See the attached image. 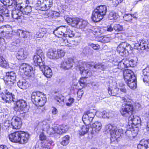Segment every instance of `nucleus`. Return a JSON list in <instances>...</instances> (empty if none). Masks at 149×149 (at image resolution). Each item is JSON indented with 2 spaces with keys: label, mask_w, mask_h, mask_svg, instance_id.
I'll use <instances>...</instances> for the list:
<instances>
[{
  "label": "nucleus",
  "mask_w": 149,
  "mask_h": 149,
  "mask_svg": "<svg viewBox=\"0 0 149 149\" xmlns=\"http://www.w3.org/2000/svg\"><path fill=\"white\" fill-rule=\"evenodd\" d=\"M0 1L4 5L10 6L12 5V2L10 0H0Z\"/></svg>",
  "instance_id": "603ef678"
},
{
  "label": "nucleus",
  "mask_w": 149,
  "mask_h": 149,
  "mask_svg": "<svg viewBox=\"0 0 149 149\" xmlns=\"http://www.w3.org/2000/svg\"><path fill=\"white\" fill-rule=\"evenodd\" d=\"M82 64L79 65L78 68L81 74L89 76H91L92 74V72L91 71V69L93 70V71H95L96 69L104 70L107 68V66L100 63H97L94 66L91 65L85 62L83 63Z\"/></svg>",
  "instance_id": "f03ea898"
},
{
  "label": "nucleus",
  "mask_w": 149,
  "mask_h": 149,
  "mask_svg": "<svg viewBox=\"0 0 149 149\" xmlns=\"http://www.w3.org/2000/svg\"><path fill=\"white\" fill-rule=\"evenodd\" d=\"M90 46L93 49L95 50L99 49L100 48V46L98 45L92 43L90 45Z\"/></svg>",
  "instance_id": "e2e57ef3"
},
{
  "label": "nucleus",
  "mask_w": 149,
  "mask_h": 149,
  "mask_svg": "<svg viewBox=\"0 0 149 149\" xmlns=\"http://www.w3.org/2000/svg\"><path fill=\"white\" fill-rule=\"evenodd\" d=\"M142 74L141 77L143 82L145 83L148 82L149 81V65L143 70Z\"/></svg>",
  "instance_id": "a878e982"
},
{
  "label": "nucleus",
  "mask_w": 149,
  "mask_h": 149,
  "mask_svg": "<svg viewBox=\"0 0 149 149\" xmlns=\"http://www.w3.org/2000/svg\"><path fill=\"white\" fill-rule=\"evenodd\" d=\"M16 105L15 109L19 112L20 113H24L28 111L29 109L26 101L23 100H16Z\"/></svg>",
  "instance_id": "1a4fd4ad"
},
{
  "label": "nucleus",
  "mask_w": 149,
  "mask_h": 149,
  "mask_svg": "<svg viewBox=\"0 0 149 149\" xmlns=\"http://www.w3.org/2000/svg\"><path fill=\"white\" fill-rule=\"evenodd\" d=\"M52 111V113L54 114H57L58 112L57 109L54 107H53Z\"/></svg>",
  "instance_id": "774afa93"
},
{
  "label": "nucleus",
  "mask_w": 149,
  "mask_h": 149,
  "mask_svg": "<svg viewBox=\"0 0 149 149\" xmlns=\"http://www.w3.org/2000/svg\"><path fill=\"white\" fill-rule=\"evenodd\" d=\"M141 42H140L139 40L137 42L135 43L134 46V48L135 49H137L138 50H140V45H141Z\"/></svg>",
  "instance_id": "680f3d73"
},
{
  "label": "nucleus",
  "mask_w": 149,
  "mask_h": 149,
  "mask_svg": "<svg viewBox=\"0 0 149 149\" xmlns=\"http://www.w3.org/2000/svg\"><path fill=\"white\" fill-rule=\"evenodd\" d=\"M120 66L119 63H118L117 65H114L113 66V72L114 73H117L120 72L121 70L123 69L120 68Z\"/></svg>",
  "instance_id": "c03bdc74"
},
{
  "label": "nucleus",
  "mask_w": 149,
  "mask_h": 149,
  "mask_svg": "<svg viewBox=\"0 0 149 149\" xmlns=\"http://www.w3.org/2000/svg\"><path fill=\"white\" fill-rule=\"evenodd\" d=\"M140 42H141V45H140V50H144L147 48L149 49V45L147 44V42L143 40H139Z\"/></svg>",
  "instance_id": "58836bf2"
},
{
  "label": "nucleus",
  "mask_w": 149,
  "mask_h": 149,
  "mask_svg": "<svg viewBox=\"0 0 149 149\" xmlns=\"http://www.w3.org/2000/svg\"><path fill=\"white\" fill-rule=\"evenodd\" d=\"M32 8L30 6L26 5L22 10L23 18H29L31 13V12Z\"/></svg>",
  "instance_id": "c85d7f7f"
},
{
  "label": "nucleus",
  "mask_w": 149,
  "mask_h": 149,
  "mask_svg": "<svg viewBox=\"0 0 149 149\" xmlns=\"http://www.w3.org/2000/svg\"><path fill=\"white\" fill-rule=\"evenodd\" d=\"M94 29L93 27H92V29H88L87 31L89 33H93V34H95L96 33V32L95 31H94Z\"/></svg>",
  "instance_id": "338daca9"
},
{
  "label": "nucleus",
  "mask_w": 149,
  "mask_h": 149,
  "mask_svg": "<svg viewBox=\"0 0 149 149\" xmlns=\"http://www.w3.org/2000/svg\"><path fill=\"white\" fill-rule=\"evenodd\" d=\"M63 27H60L54 30L53 31V33L58 38H62L65 36V33L62 31Z\"/></svg>",
  "instance_id": "473e14b6"
},
{
  "label": "nucleus",
  "mask_w": 149,
  "mask_h": 149,
  "mask_svg": "<svg viewBox=\"0 0 149 149\" xmlns=\"http://www.w3.org/2000/svg\"><path fill=\"white\" fill-rule=\"evenodd\" d=\"M40 139V140L43 141L45 140L46 139V136L44 134L42 133L40 134L39 136Z\"/></svg>",
  "instance_id": "69168bd1"
},
{
  "label": "nucleus",
  "mask_w": 149,
  "mask_h": 149,
  "mask_svg": "<svg viewBox=\"0 0 149 149\" xmlns=\"http://www.w3.org/2000/svg\"><path fill=\"white\" fill-rule=\"evenodd\" d=\"M119 17L118 14L113 12H111L108 16V18L110 20L116 19Z\"/></svg>",
  "instance_id": "79ce46f5"
},
{
  "label": "nucleus",
  "mask_w": 149,
  "mask_h": 149,
  "mask_svg": "<svg viewBox=\"0 0 149 149\" xmlns=\"http://www.w3.org/2000/svg\"><path fill=\"white\" fill-rule=\"evenodd\" d=\"M21 0H10V1H11L12 2V4L13 3H14V4H15L16 5H19L20 6V9H21L22 8H23V6L22 5V3L21 2Z\"/></svg>",
  "instance_id": "6e6d98bb"
},
{
  "label": "nucleus",
  "mask_w": 149,
  "mask_h": 149,
  "mask_svg": "<svg viewBox=\"0 0 149 149\" xmlns=\"http://www.w3.org/2000/svg\"><path fill=\"white\" fill-rule=\"evenodd\" d=\"M147 148H149V143L146 140L144 139L141 140L139 144L137 146L138 149Z\"/></svg>",
  "instance_id": "7c9ffc66"
},
{
  "label": "nucleus",
  "mask_w": 149,
  "mask_h": 149,
  "mask_svg": "<svg viewBox=\"0 0 149 149\" xmlns=\"http://www.w3.org/2000/svg\"><path fill=\"white\" fill-rule=\"evenodd\" d=\"M4 94L5 95H8L9 96H13L15 97V95L13 94L11 92H10L9 90L8 89H6L4 90Z\"/></svg>",
  "instance_id": "13d9d810"
},
{
  "label": "nucleus",
  "mask_w": 149,
  "mask_h": 149,
  "mask_svg": "<svg viewBox=\"0 0 149 149\" xmlns=\"http://www.w3.org/2000/svg\"><path fill=\"white\" fill-rule=\"evenodd\" d=\"M87 77H84L80 79L79 81L80 85L82 87L84 86L86 83V79Z\"/></svg>",
  "instance_id": "5fc2aeb1"
},
{
  "label": "nucleus",
  "mask_w": 149,
  "mask_h": 149,
  "mask_svg": "<svg viewBox=\"0 0 149 149\" xmlns=\"http://www.w3.org/2000/svg\"><path fill=\"white\" fill-rule=\"evenodd\" d=\"M102 116L104 118H109L112 116L111 113H107L106 111H104L102 112Z\"/></svg>",
  "instance_id": "09e8293b"
},
{
  "label": "nucleus",
  "mask_w": 149,
  "mask_h": 149,
  "mask_svg": "<svg viewBox=\"0 0 149 149\" xmlns=\"http://www.w3.org/2000/svg\"><path fill=\"white\" fill-rule=\"evenodd\" d=\"M113 29V25L111 24L107 25L106 29L107 31L109 32H111Z\"/></svg>",
  "instance_id": "bf43d9fd"
},
{
  "label": "nucleus",
  "mask_w": 149,
  "mask_h": 149,
  "mask_svg": "<svg viewBox=\"0 0 149 149\" xmlns=\"http://www.w3.org/2000/svg\"><path fill=\"white\" fill-rule=\"evenodd\" d=\"M0 22H3L4 21H9L10 15L9 11L6 8L1 9L0 8Z\"/></svg>",
  "instance_id": "2eb2a0df"
},
{
  "label": "nucleus",
  "mask_w": 149,
  "mask_h": 149,
  "mask_svg": "<svg viewBox=\"0 0 149 149\" xmlns=\"http://www.w3.org/2000/svg\"><path fill=\"white\" fill-rule=\"evenodd\" d=\"M83 94L84 92L83 90L81 89H80L78 90L77 93L78 96L77 100H79L80 99Z\"/></svg>",
  "instance_id": "4d7b16f0"
},
{
  "label": "nucleus",
  "mask_w": 149,
  "mask_h": 149,
  "mask_svg": "<svg viewBox=\"0 0 149 149\" xmlns=\"http://www.w3.org/2000/svg\"><path fill=\"white\" fill-rule=\"evenodd\" d=\"M123 76L125 82L133 79V77H136L134 75L133 72L131 70H126L124 71Z\"/></svg>",
  "instance_id": "6ab92c4d"
},
{
  "label": "nucleus",
  "mask_w": 149,
  "mask_h": 149,
  "mask_svg": "<svg viewBox=\"0 0 149 149\" xmlns=\"http://www.w3.org/2000/svg\"><path fill=\"white\" fill-rule=\"evenodd\" d=\"M114 30L116 31H121L123 29V26L119 24H115L113 25Z\"/></svg>",
  "instance_id": "de8ad7c7"
},
{
  "label": "nucleus",
  "mask_w": 149,
  "mask_h": 149,
  "mask_svg": "<svg viewBox=\"0 0 149 149\" xmlns=\"http://www.w3.org/2000/svg\"><path fill=\"white\" fill-rule=\"evenodd\" d=\"M133 79L126 82L131 88L135 89L136 87V77H133Z\"/></svg>",
  "instance_id": "c756f323"
},
{
  "label": "nucleus",
  "mask_w": 149,
  "mask_h": 149,
  "mask_svg": "<svg viewBox=\"0 0 149 149\" xmlns=\"http://www.w3.org/2000/svg\"><path fill=\"white\" fill-rule=\"evenodd\" d=\"M123 18L126 21H131L132 20L131 14H125L123 16Z\"/></svg>",
  "instance_id": "3c124183"
},
{
  "label": "nucleus",
  "mask_w": 149,
  "mask_h": 149,
  "mask_svg": "<svg viewBox=\"0 0 149 149\" xmlns=\"http://www.w3.org/2000/svg\"><path fill=\"white\" fill-rule=\"evenodd\" d=\"M88 24V22L84 20L81 21H79L78 27L80 28H82L85 27Z\"/></svg>",
  "instance_id": "a18cd8bd"
},
{
  "label": "nucleus",
  "mask_w": 149,
  "mask_h": 149,
  "mask_svg": "<svg viewBox=\"0 0 149 149\" xmlns=\"http://www.w3.org/2000/svg\"><path fill=\"white\" fill-rule=\"evenodd\" d=\"M17 85L19 88L22 89H26L29 86L28 82L23 79L19 80L17 82Z\"/></svg>",
  "instance_id": "cd10ccee"
},
{
  "label": "nucleus",
  "mask_w": 149,
  "mask_h": 149,
  "mask_svg": "<svg viewBox=\"0 0 149 149\" xmlns=\"http://www.w3.org/2000/svg\"><path fill=\"white\" fill-rule=\"evenodd\" d=\"M16 78L15 73L13 72H11L6 74L5 77L4 78V81L6 84L9 86H11L14 84Z\"/></svg>",
  "instance_id": "f8f14e48"
},
{
  "label": "nucleus",
  "mask_w": 149,
  "mask_h": 149,
  "mask_svg": "<svg viewBox=\"0 0 149 149\" xmlns=\"http://www.w3.org/2000/svg\"><path fill=\"white\" fill-rule=\"evenodd\" d=\"M35 55H38V56L42 57L43 55V53L42 50L41 49H38L37 50L36 54Z\"/></svg>",
  "instance_id": "0e129e2a"
},
{
  "label": "nucleus",
  "mask_w": 149,
  "mask_h": 149,
  "mask_svg": "<svg viewBox=\"0 0 149 149\" xmlns=\"http://www.w3.org/2000/svg\"><path fill=\"white\" fill-rule=\"evenodd\" d=\"M135 62L133 59H123L119 63L120 68L124 69L125 68L134 67L135 66Z\"/></svg>",
  "instance_id": "ddd939ff"
},
{
  "label": "nucleus",
  "mask_w": 149,
  "mask_h": 149,
  "mask_svg": "<svg viewBox=\"0 0 149 149\" xmlns=\"http://www.w3.org/2000/svg\"><path fill=\"white\" fill-rule=\"evenodd\" d=\"M20 69L24 71V74L28 76H31L33 73L32 67L25 63H23L20 66Z\"/></svg>",
  "instance_id": "4468645a"
},
{
  "label": "nucleus",
  "mask_w": 149,
  "mask_h": 149,
  "mask_svg": "<svg viewBox=\"0 0 149 149\" xmlns=\"http://www.w3.org/2000/svg\"><path fill=\"white\" fill-rule=\"evenodd\" d=\"M33 64L36 66H38L39 68H40L42 67H43V65L44 64L42 62V58L40 57L38 55H34L33 57Z\"/></svg>",
  "instance_id": "aec40b11"
},
{
  "label": "nucleus",
  "mask_w": 149,
  "mask_h": 149,
  "mask_svg": "<svg viewBox=\"0 0 149 149\" xmlns=\"http://www.w3.org/2000/svg\"><path fill=\"white\" fill-rule=\"evenodd\" d=\"M10 140L14 142L24 144L26 143L30 138L29 133L22 131L15 132L9 135Z\"/></svg>",
  "instance_id": "7ed1b4c3"
},
{
  "label": "nucleus",
  "mask_w": 149,
  "mask_h": 149,
  "mask_svg": "<svg viewBox=\"0 0 149 149\" xmlns=\"http://www.w3.org/2000/svg\"><path fill=\"white\" fill-rule=\"evenodd\" d=\"M18 35L20 38H26L29 37L30 35V33L26 31L19 29L17 31V35Z\"/></svg>",
  "instance_id": "72a5a7b5"
},
{
  "label": "nucleus",
  "mask_w": 149,
  "mask_h": 149,
  "mask_svg": "<svg viewBox=\"0 0 149 149\" xmlns=\"http://www.w3.org/2000/svg\"><path fill=\"white\" fill-rule=\"evenodd\" d=\"M19 40L17 39L15 41H14L9 45V49L11 52H14L17 49V47L19 43Z\"/></svg>",
  "instance_id": "2f4dec72"
},
{
  "label": "nucleus",
  "mask_w": 149,
  "mask_h": 149,
  "mask_svg": "<svg viewBox=\"0 0 149 149\" xmlns=\"http://www.w3.org/2000/svg\"><path fill=\"white\" fill-rule=\"evenodd\" d=\"M22 8L21 9H20V8L19 9L13 10L12 11V17L16 19H22V17H23Z\"/></svg>",
  "instance_id": "a211bd4d"
},
{
  "label": "nucleus",
  "mask_w": 149,
  "mask_h": 149,
  "mask_svg": "<svg viewBox=\"0 0 149 149\" xmlns=\"http://www.w3.org/2000/svg\"><path fill=\"white\" fill-rule=\"evenodd\" d=\"M0 97L3 101L6 103H9L16 101V99L14 97L6 95L3 93L1 94Z\"/></svg>",
  "instance_id": "5701e85b"
},
{
  "label": "nucleus",
  "mask_w": 149,
  "mask_h": 149,
  "mask_svg": "<svg viewBox=\"0 0 149 149\" xmlns=\"http://www.w3.org/2000/svg\"><path fill=\"white\" fill-rule=\"evenodd\" d=\"M95 113L90 111H85L83 116L82 120L84 123L86 124H89L95 117Z\"/></svg>",
  "instance_id": "9b49d317"
},
{
  "label": "nucleus",
  "mask_w": 149,
  "mask_h": 149,
  "mask_svg": "<svg viewBox=\"0 0 149 149\" xmlns=\"http://www.w3.org/2000/svg\"><path fill=\"white\" fill-rule=\"evenodd\" d=\"M63 27L66 28V31L65 33L64 36L65 37H68L69 38H71L74 36V32L70 29L69 27L65 26H64Z\"/></svg>",
  "instance_id": "f704fd0d"
},
{
  "label": "nucleus",
  "mask_w": 149,
  "mask_h": 149,
  "mask_svg": "<svg viewBox=\"0 0 149 149\" xmlns=\"http://www.w3.org/2000/svg\"><path fill=\"white\" fill-rule=\"evenodd\" d=\"M104 130L107 132H110L111 141H115L121 135L123 131L122 129H117L116 127L113 126L111 124H108L105 126Z\"/></svg>",
  "instance_id": "423d86ee"
},
{
  "label": "nucleus",
  "mask_w": 149,
  "mask_h": 149,
  "mask_svg": "<svg viewBox=\"0 0 149 149\" xmlns=\"http://www.w3.org/2000/svg\"><path fill=\"white\" fill-rule=\"evenodd\" d=\"M57 52L55 49L50 48L48 49L47 53V56L48 58L52 59H58Z\"/></svg>",
  "instance_id": "393cba45"
},
{
  "label": "nucleus",
  "mask_w": 149,
  "mask_h": 149,
  "mask_svg": "<svg viewBox=\"0 0 149 149\" xmlns=\"http://www.w3.org/2000/svg\"><path fill=\"white\" fill-rule=\"evenodd\" d=\"M74 64V59L70 57L65 59L61 62L60 67L65 70H68L73 67Z\"/></svg>",
  "instance_id": "9d476101"
},
{
  "label": "nucleus",
  "mask_w": 149,
  "mask_h": 149,
  "mask_svg": "<svg viewBox=\"0 0 149 149\" xmlns=\"http://www.w3.org/2000/svg\"><path fill=\"white\" fill-rule=\"evenodd\" d=\"M0 66L6 68L9 67L8 62L2 56H0Z\"/></svg>",
  "instance_id": "4c0bfd02"
},
{
  "label": "nucleus",
  "mask_w": 149,
  "mask_h": 149,
  "mask_svg": "<svg viewBox=\"0 0 149 149\" xmlns=\"http://www.w3.org/2000/svg\"><path fill=\"white\" fill-rule=\"evenodd\" d=\"M64 18L67 23L72 26L78 27V24L79 19L77 18H71L69 17L67 15L64 16Z\"/></svg>",
  "instance_id": "f3484780"
},
{
  "label": "nucleus",
  "mask_w": 149,
  "mask_h": 149,
  "mask_svg": "<svg viewBox=\"0 0 149 149\" xmlns=\"http://www.w3.org/2000/svg\"><path fill=\"white\" fill-rule=\"evenodd\" d=\"M44 3L51 7L53 4V0H38V4H40L42 3Z\"/></svg>",
  "instance_id": "a19ab883"
},
{
  "label": "nucleus",
  "mask_w": 149,
  "mask_h": 149,
  "mask_svg": "<svg viewBox=\"0 0 149 149\" xmlns=\"http://www.w3.org/2000/svg\"><path fill=\"white\" fill-rule=\"evenodd\" d=\"M122 130L123 132H122L121 134H123V133H125L126 134V135L129 137V138H131L134 136L133 135V134H134V133L132 125L131 126L129 125V126H127L126 131H124L123 130Z\"/></svg>",
  "instance_id": "bb28decb"
},
{
  "label": "nucleus",
  "mask_w": 149,
  "mask_h": 149,
  "mask_svg": "<svg viewBox=\"0 0 149 149\" xmlns=\"http://www.w3.org/2000/svg\"><path fill=\"white\" fill-rule=\"evenodd\" d=\"M108 91L109 94L113 96H116L119 93V89L118 88H115L111 89L109 87Z\"/></svg>",
  "instance_id": "c9c22d12"
},
{
  "label": "nucleus",
  "mask_w": 149,
  "mask_h": 149,
  "mask_svg": "<svg viewBox=\"0 0 149 149\" xmlns=\"http://www.w3.org/2000/svg\"><path fill=\"white\" fill-rule=\"evenodd\" d=\"M68 130V127L66 125H59L56 126L54 128V133L61 134L65 133Z\"/></svg>",
  "instance_id": "412c9836"
},
{
  "label": "nucleus",
  "mask_w": 149,
  "mask_h": 149,
  "mask_svg": "<svg viewBox=\"0 0 149 149\" xmlns=\"http://www.w3.org/2000/svg\"><path fill=\"white\" fill-rule=\"evenodd\" d=\"M133 48L131 45L127 42H123L120 43L118 46L117 52L121 56H126L128 54V51L132 50Z\"/></svg>",
  "instance_id": "6e6552de"
},
{
  "label": "nucleus",
  "mask_w": 149,
  "mask_h": 149,
  "mask_svg": "<svg viewBox=\"0 0 149 149\" xmlns=\"http://www.w3.org/2000/svg\"><path fill=\"white\" fill-rule=\"evenodd\" d=\"M55 99L59 103L63 102L64 97L61 95H58L55 97Z\"/></svg>",
  "instance_id": "8fccbe9b"
},
{
  "label": "nucleus",
  "mask_w": 149,
  "mask_h": 149,
  "mask_svg": "<svg viewBox=\"0 0 149 149\" xmlns=\"http://www.w3.org/2000/svg\"><path fill=\"white\" fill-rule=\"evenodd\" d=\"M67 37L64 36L61 38L60 39V41L62 43L63 45L69 46L68 44V42L66 38Z\"/></svg>",
  "instance_id": "49530a36"
},
{
  "label": "nucleus",
  "mask_w": 149,
  "mask_h": 149,
  "mask_svg": "<svg viewBox=\"0 0 149 149\" xmlns=\"http://www.w3.org/2000/svg\"><path fill=\"white\" fill-rule=\"evenodd\" d=\"M11 124L13 129H19L22 124L21 119L17 117H13L11 120Z\"/></svg>",
  "instance_id": "dca6fc26"
},
{
  "label": "nucleus",
  "mask_w": 149,
  "mask_h": 149,
  "mask_svg": "<svg viewBox=\"0 0 149 149\" xmlns=\"http://www.w3.org/2000/svg\"><path fill=\"white\" fill-rule=\"evenodd\" d=\"M62 141L61 143V144L63 146H66L69 142L70 136L68 135H66L62 138Z\"/></svg>",
  "instance_id": "37998d69"
},
{
  "label": "nucleus",
  "mask_w": 149,
  "mask_h": 149,
  "mask_svg": "<svg viewBox=\"0 0 149 149\" xmlns=\"http://www.w3.org/2000/svg\"><path fill=\"white\" fill-rule=\"evenodd\" d=\"M28 54L25 49L22 48L19 49L16 54V57L18 60H24L27 58Z\"/></svg>",
  "instance_id": "b1692460"
},
{
  "label": "nucleus",
  "mask_w": 149,
  "mask_h": 149,
  "mask_svg": "<svg viewBox=\"0 0 149 149\" xmlns=\"http://www.w3.org/2000/svg\"><path fill=\"white\" fill-rule=\"evenodd\" d=\"M47 32L45 28H42L39 30L37 32L36 37L37 38H41L46 34Z\"/></svg>",
  "instance_id": "ea45409f"
},
{
  "label": "nucleus",
  "mask_w": 149,
  "mask_h": 149,
  "mask_svg": "<svg viewBox=\"0 0 149 149\" xmlns=\"http://www.w3.org/2000/svg\"><path fill=\"white\" fill-rule=\"evenodd\" d=\"M44 96L42 93L39 92H34L32 93L31 100L33 103L36 106L42 107L45 104L46 102V98L42 97Z\"/></svg>",
  "instance_id": "0eeeda50"
},
{
  "label": "nucleus",
  "mask_w": 149,
  "mask_h": 149,
  "mask_svg": "<svg viewBox=\"0 0 149 149\" xmlns=\"http://www.w3.org/2000/svg\"><path fill=\"white\" fill-rule=\"evenodd\" d=\"M57 55H58V59L63 57L65 55V52L62 49H58L57 51Z\"/></svg>",
  "instance_id": "864d4df0"
},
{
  "label": "nucleus",
  "mask_w": 149,
  "mask_h": 149,
  "mask_svg": "<svg viewBox=\"0 0 149 149\" xmlns=\"http://www.w3.org/2000/svg\"><path fill=\"white\" fill-rule=\"evenodd\" d=\"M41 125L42 126L44 129L47 128L49 127V125L46 120H44L41 123Z\"/></svg>",
  "instance_id": "052dcab7"
},
{
  "label": "nucleus",
  "mask_w": 149,
  "mask_h": 149,
  "mask_svg": "<svg viewBox=\"0 0 149 149\" xmlns=\"http://www.w3.org/2000/svg\"><path fill=\"white\" fill-rule=\"evenodd\" d=\"M107 7L104 5L97 7L93 11L91 18L94 22H98L103 18L107 12Z\"/></svg>",
  "instance_id": "39448f33"
},
{
  "label": "nucleus",
  "mask_w": 149,
  "mask_h": 149,
  "mask_svg": "<svg viewBox=\"0 0 149 149\" xmlns=\"http://www.w3.org/2000/svg\"><path fill=\"white\" fill-rule=\"evenodd\" d=\"M43 67L40 68L45 76L47 78H50L52 74V71L50 68L44 65Z\"/></svg>",
  "instance_id": "4be33fe9"
},
{
  "label": "nucleus",
  "mask_w": 149,
  "mask_h": 149,
  "mask_svg": "<svg viewBox=\"0 0 149 149\" xmlns=\"http://www.w3.org/2000/svg\"><path fill=\"white\" fill-rule=\"evenodd\" d=\"M83 127L81 130L79 131V134L80 136L84 135L88 132H90L92 134L95 133H98L101 129L102 125L100 122L96 121L92 124Z\"/></svg>",
  "instance_id": "20e7f679"
},
{
  "label": "nucleus",
  "mask_w": 149,
  "mask_h": 149,
  "mask_svg": "<svg viewBox=\"0 0 149 149\" xmlns=\"http://www.w3.org/2000/svg\"><path fill=\"white\" fill-rule=\"evenodd\" d=\"M122 100L126 103L123 104L120 110L122 115L126 117H129L128 120L131 123L134 125L140 124V119L139 117L132 114L134 110L132 104L133 101L126 96L121 97Z\"/></svg>",
  "instance_id": "f257e3e1"
},
{
  "label": "nucleus",
  "mask_w": 149,
  "mask_h": 149,
  "mask_svg": "<svg viewBox=\"0 0 149 149\" xmlns=\"http://www.w3.org/2000/svg\"><path fill=\"white\" fill-rule=\"evenodd\" d=\"M36 7H38L39 8L38 9L42 11H46L50 8L49 6H48L47 5L44 3L38 4V1L36 4Z\"/></svg>",
  "instance_id": "e433bc0d"
}]
</instances>
